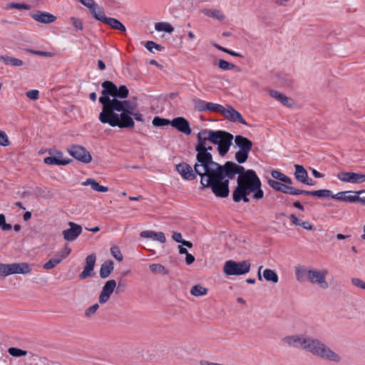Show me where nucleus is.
Listing matches in <instances>:
<instances>
[{
  "label": "nucleus",
  "instance_id": "nucleus-1",
  "mask_svg": "<svg viewBox=\"0 0 365 365\" xmlns=\"http://www.w3.org/2000/svg\"><path fill=\"white\" fill-rule=\"evenodd\" d=\"M103 91L98 101L102 110L98 119L103 124L119 128H133L134 120L143 122V115L136 111L137 103L126 100L129 91L126 86L117 87L110 81L102 83Z\"/></svg>",
  "mask_w": 365,
  "mask_h": 365
},
{
  "label": "nucleus",
  "instance_id": "nucleus-2",
  "mask_svg": "<svg viewBox=\"0 0 365 365\" xmlns=\"http://www.w3.org/2000/svg\"><path fill=\"white\" fill-rule=\"evenodd\" d=\"M225 170L222 172V180H218L219 183L225 185L222 194H215L216 197L225 198L229 195V182L238 175L237 185L232 192V200L235 202H249V195L255 200H260L264 193L262 189V182L253 170H245L243 166L239 165L234 162L227 161L225 163Z\"/></svg>",
  "mask_w": 365,
  "mask_h": 365
},
{
  "label": "nucleus",
  "instance_id": "nucleus-3",
  "mask_svg": "<svg viewBox=\"0 0 365 365\" xmlns=\"http://www.w3.org/2000/svg\"><path fill=\"white\" fill-rule=\"evenodd\" d=\"M282 342L287 346L304 350L321 359L340 363L341 356L318 339L305 334L284 336Z\"/></svg>",
  "mask_w": 365,
  "mask_h": 365
},
{
  "label": "nucleus",
  "instance_id": "nucleus-4",
  "mask_svg": "<svg viewBox=\"0 0 365 365\" xmlns=\"http://www.w3.org/2000/svg\"><path fill=\"white\" fill-rule=\"evenodd\" d=\"M207 135L206 129L200 130L197 134V143L195 146L197 152L195 168L198 172L205 171L207 174H210L209 179L216 177L218 180H222V172L225 170V163L222 165L213 160L212 155L210 153L212 147L207 143L210 142V138Z\"/></svg>",
  "mask_w": 365,
  "mask_h": 365
},
{
  "label": "nucleus",
  "instance_id": "nucleus-5",
  "mask_svg": "<svg viewBox=\"0 0 365 365\" xmlns=\"http://www.w3.org/2000/svg\"><path fill=\"white\" fill-rule=\"evenodd\" d=\"M176 170L181 177L186 180H192L196 179L197 175L200 177V184L204 188H210L214 194L220 195L222 191L224 190L225 185L219 183L218 179L215 177L210 178V174L205 173V171L198 172L196 170L195 164L193 168L191 165L186 163H182L176 165Z\"/></svg>",
  "mask_w": 365,
  "mask_h": 365
},
{
  "label": "nucleus",
  "instance_id": "nucleus-6",
  "mask_svg": "<svg viewBox=\"0 0 365 365\" xmlns=\"http://www.w3.org/2000/svg\"><path fill=\"white\" fill-rule=\"evenodd\" d=\"M207 135L210 143L217 145V150L221 156L227 153L233 139L231 133L224 130H207Z\"/></svg>",
  "mask_w": 365,
  "mask_h": 365
},
{
  "label": "nucleus",
  "instance_id": "nucleus-7",
  "mask_svg": "<svg viewBox=\"0 0 365 365\" xmlns=\"http://www.w3.org/2000/svg\"><path fill=\"white\" fill-rule=\"evenodd\" d=\"M235 143L239 148L235 155V160L242 164L248 159L249 153L252 148V142L246 137L237 135L235 137Z\"/></svg>",
  "mask_w": 365,
  "mask_h": 365
},
{
  "label": "nucleus",
  "instance_id": "nucleus-8",
  "mask_svg": "<svg viewBox=\"0 0 365 365\" xmlns=\"http://www.w3.org/2000/svg\"><path fill=\"white\" fill-rule=\"evenodd\" d=\"M251 262L250 260L236 262L228 260L225 262L223 272L226 275H242L250 271Z\"/></svg>",
  "mask_w": 365,
  "mask_h": 365
},
{
  "label": "nucleus",
  "instance_id": "nucleus-9",
  "mask_svg": "<svg viewBox=\"0 0 365 365\" xmlns=\"http://www.w3.org/2000/svg\"><path fill=\"white\" fill-rule=\"evenodd\" d=\"M328 273L329 272L327 269H309L308 281L311 284L317 285L322 289H327L329 287L327 281Z\"/></svg>",
  "mask_w": 365,
  "mask_h": 365
},
{
  "label": "nucleus",
  "instance_id": "nucleus-10",
  "mask_svg": "<svg viewBox=\"0 0 365 365\" xmlns=\"http://www.w3.org/2000/svg\"><path fill=\"white\" fill-rule=\"evenodd\" d=\"M68 153L76 160L83 163H89L92 161L91 153L83 146L73 145L67 148Z\"/></svg>",
  "mask_w": 365,
  "mask_h": 365
},
{
  "label": "nucleus",
  "instance_id": "nucleus-11",
  "mask_svg": "<svg viewBox=\"0 0 365 365\" xmlns=\"http://www.w3.org/2000/svg\"><path fill=\"white\" fill-rule=\"evenodd\" d=\"M221 115H222L229 121L239 122L240 123L245 125H247L242 115L230 105H227L225 107L223 106Z\"/></svg>",
  "mask_w": 365,
  "mask_h": 365
},
{
  "label": "nucleus",
  "instance_id": "nucleus-12",
  "mask_svg": "<svg viewBox=\"0 0 365 365\" xmlns=\"http://www.w3.org/2000/svg\"><path fill=\"white\" fill-rule=\"evenodd\" d=\"M337 178L344 182L362 183L365 182V175L354 172H340L337 174Z\"/></svg>",
  "mask_w": 365,
  "mask_h": 365
},
{
  "label": "nucleus",
  "instance_id": "nucleus-13",
  "mask_svg": "<svg viewBox=\"0 0 365 365\" xmlns=\"http://www.w3.org/2000/svg\"><path fill=\"white\" fill-rule=\"evenodd\" d=\"M68 226L70 227L68 229L62 232V235L66 241H74L82 233V227L73 222H69Z\"/></svg>",
  "mask_w": 365,
  "mask_h": 365
},
{
  "label": "nucleus",
  "instance_id": "nucleus-14",
  "mask_svg": "<svg viewBox=\"0 0 365 365\" xmlns=\"http://www.w3.org/2000/svg\"><path fill=\"white\" fill-rule=\"evenodd\" d=\"M115 287L116 282L114 279H110L106 282L98 297L100 304H105L109 300Z\"/></svg>",
  "mask_w": 365,
  "mask_h": 365
},
{
  "label": "nucleus",
  "instance_id": "nucleus-15",
  "mask_svg": "<svg viewBox=\"0 0 365 365\" xmlns=\"http://www.w3.org/2000/svg\"><path fill=\"white\" fill-rule=\"evenodd\" d=\"M170 123L173 128L185 135H190L192 132L188 120L183 117L175 118Z\"/></svg>",
  "mask_w": 365,
  "mask_h": 365
},
{
  "label": "nucleus",
  "instance_id": "nucleus-16",
  "mask_svg": "<svg viewBox=\"0 0 365 365\" xmlns=\"http://www.w3.org/2000/svg\"><path fill=\"white\" fill-rule=\"evenodd\" d=\"M96 257L94 254L89 255L86 258V265L83 270L79 274L81 279H86L91 276L92 272L93 271Z\"/></svg>",
  "mask_w": 365,
  "mask_h": 365
},
{
  "label": "nucleus",
  "instance_id": "nucleus-17",
  "mask_svg": "<svg viewBox=\"0 0 365 365\" xmlns=\"http://www.w3.org/2000/svg\"><path fill=\"white\" fill-rule=\"evenodd\" d=\"M44 163L47 165H66L71 162V159L63 158V153L61 151L56 152L55 156L46 157L43 159Z\"/></svg>",
  "mask_w": 365,
  "mask_h": 365
},
{
  "label": "nucleus",
  "instance_id": "nucleus-18",
  "mask_svg": "<svg viewBox=\"0 0 365 365\" xmlns=\"http://www.w3.org/2000/svg\"><path fill=\"white\" fill-rule=\"evenodd\" d=\"M31 16L35 21L42 24H50L56 19L54 15L46 11H38Z\"/></svg>",
  "mask_w": 365,
  "mask_h": 365
},
{
  "label": "nucleus",
  "instance_id": "nucleus-19",
  "mask_svg": "<svg viewBox=\"0 0 365 365\" xmlns=\"http://www.w3.org/2000/svg\"><path fill=\"white\" fill-rule=\"evenodd\" d=\"M140 236L143 238H150L153 240L158 241L162 244L166 242V237L163 232H156L153 230H145L140 233Z\"/></svg>",
  "mask_w": 365,
  "mask_h": 365
},
{
  "label": "nucleus",
  "instance_id": "nucleus-20",
  "mask_svg": "<svg viewBox=\"0 0 365 365\" xmlns=\"http://www.w3.org/2000/svg\"><path fill=\"white\" fill-rule=\"evenodd\" d=\"M12 274H29L31 272L32 268L30 264L26 262H14L11 264Z\"/></svg>",
  "mask_w": 365,
  "mask_h": 365
},
{
  "label": "nucleus",
  "instance_id": "nucleus-21",
  "mask_svg": "<svg viewBox=\"0 0 365 365\" xmlns=\"http://www.w3.org/2000/svg\"><path fill=\"white\" fill-rule=\"evenodd\" d=\"M102 23L109 26L111 29L119 31L120 32H125V26L117 19L112 17H106Z\"/></svg>",
  "mask_w": 365,
  "mask_h": 365
},
{
  "label": "nucleus",
  "instance_id": "nucleus-22",
  "mask_svg": "<svg viewBox=\"0 0 365 365\" xmlns=\"http://www.w3.org/2000/svg\"><path fill=\"white\" fill-rule=\"evenodd\" d=\"M83 186L90 185L91 188L98 192H106L108 191V187L106 186L101 185L96 180L93 178H88L86 181L81 182Z\"/></svg>",
  "mask_w": 365,
  "mask_h": 365
},
{
  "label": "nucleus",
  "instance_id": "nucleus-23",
  "mask_svg": "<svg viewBox=\"0 0 365 365\" xmlns=\"http://www.w3.org/2000/svg\"><path fill=\"white\" fill-rule=\"evenodd\" d=\"M114 269V264L112 261H106L100 269V277L103 279L108 277Z\"/></svg>",
  "mask_w": 365,
  "mask_h": 365
},
{
  "label": "nucleus",
  "instance_id": "nucleus-24",
  "mask_svg": "<svg viewBox=\"0 0 365 365\" xmlns=\"http://www.w3.org/2000/svg\"><path fill=\"white\" fill-rule=\"evenodd\" d=\"M267 183L272 189L275 190L276 191L282 192L284 194L289 193L290 186L282 183V182L269 179L267 180Z\"/></svg>",
  "mask_w": 365,
  "mask_h": 365
},
{
  "label": "nucleus",
  "instance_id": "nucleus-25",
  "mask_svg": "<svg viewBox=\"0 0 365 365\" xmlns=\"http://www.w3.org/2000/svg\"><path fill=\"white\" fill-rule=\"evenodd\" d=\"M89 11L95 19L101 22H102L106 17L103 8L96 3L93 7H91V9H89Z\"/></svg>",
  "mask_w": 365,
  "mask_h": 365
},
{
  "label": "nucleus",
  "instance_id": "nucleus-26",
  "mask_svg": "<svg viewBox=\"0 0 365 365\" xmlns=\"http://www.w3.org/2000/svg\"><path fill=\"white\" fill-rule=\"evenodd\" d=\"M269 95L284 106H291L292 100L277 91H270Z\"/></svg>",
  "mask_w": 365,
  "mask_h": 365
},
{
  "label": "nucleus",
  "instance_id": "nucleus-27",
  "mask_svg": "<svg viewBox=\"0 0 365 365\" xmlns=\"http://www.w3.org/2000/svg\"><path fill=\"white\" fill-rule=\"evenodd\" d=\"M350 191H342L339 192L335 195H333L331 197L333 199H336L340 201L349 202H356V195H350Z\"/></svg>",
  "mask_w": 365,
  "mask_h": 365
},
{
  "label": "nucleus",
  "instance_id": "nucleus-28",
  "mask_svg": "<svg viewBox=\"0 0 365 365\" xmlns=\"http://www.w3.org/2000/svg\"><path fill=\"white\" fill-rule=\"evenodd\" d=\"M0 61L4 63L5 65H9L16 67L21 66L24 64L21 59L6 55H1Z\"/></svg>",
  "mask_w": 365,
  "mask_h": 365
},
{
  "label": "nucleus",
  "instance_id": "nucleus-29",
  "mask_svg": "<svg viewBox=\"0 0 365 365\" xmlns=\"http://www.w3.org/2000/svg\"><path fill=\"white\" fill-rule=\"evenodd\" d=\"M295 178L301 182H307L308 173L302 165H295Z\"/></svg>",
  "mask_w": 365,
  "mask_h": 365
},
{
  "label": "nucleus",
  "instance_id": "nucleus-30",
  "mask_svg": "<svg viewBox=\"0 0 365 365\" xmlns=\"http://www.w3.org/2000/svg\"><path fill=\"white\" fill-rule=\"evenodd\" d=\"M271 175L273 178L277 179V180H279L280 182H282L287 183V184H289V185L292 184V179L279 170H272Z\"/></svg>",
  "mask_w": 365,
  "mask_h": 365
},
{
  "label": "nucleus",
  "instance_id": "nucleus-31",
  "mask_svg": "<svg viewBox=\"0 0 365 365\" xmlns=\"http://www.w3.org/2000/svg\"><path fill=\"white\" fill-rule=\"evenodd\" d=\"M263 277L267 282H270L274 284H276L279 281V277L277 274L272 269H265L263 271Z\"/></svg>",
  "mask_w": 365,
  "mask_h": 365
},
{
  "label": "nucleus",
  "instance_id": "nucleus-32",
  "mask_svg": "<svg viewBox=\"0 0 365 365\" xmlns=\"http://www.w3.org/2000/svg\"><path fill=\"white\" fill-rule=\"evenodd\" d=\"M308 272L309 269L304 268L302 267H295V276L298 282H302L305 279L308 280Z\"/></svg>",
  "mask_w": 365,
  "mask_h": 365
},
{
  "label": "nucleus",
  "instance_id": "nucleus-33",
  "mask_svg": "<svg viewBox=\"0 0 365 365\" xmlns=\"http://www.w3.org/2000/svg\"><path fill=\"white\" fill-rule=\"evenodd\" d=\"M202 12L207 16L214 18L220 21L225 19L224 14L219 9H204Z\"/></svg>",
  "mask_w": 365,
  "mask_h": 365
},
{
  "label": "nucleus",
  "instance_id": "nucleus-34",
  "mask_svg": "<svg viewBox=\"0 0 365 365\" xmlns=\"http://www.w3.org/2000/svg\"><path fill=\"white\" fill-rule=\"evenodd\" d=\"M150 271L155 274H159L161 275H168L169 271L161 264H151L149 265Z\"/></svg>",
  "mask_w": 365,
  "mask_h": 365
},
{
  "label": "nucleus",
  "instance_id": "nucleus-35",
  "mask_svg": "<svg viewBox=\"0 0 365 365\" xmlns=\"http://www.w3.org/2000/svg\"><path fill=\"white\" fill-rule=\"evenodd\" d=\"M155 29L158 31H165L167 33H172L174 31L173 26L168 22L155 23Z\"/></svg>",
  "mask_w": 365,
  "mask_h": 365
},
{
  "label": "nucleus",
  "instance_id": "nucleus-36",
  "mask_svg": "<svg viewBox=\"0 0 365 365\" xmlns=\"http://www.w3.org/2000/svg\"><path fill=\"white\" fill-rule=\"evenodd\" d=\"M207 289L200 284L193 286L190 289V294L195 297H202L207 294Z\"/></svg>",
  "mask_w": 365,
  "mask_h": 365
},
{
  "label": "nucleus",
  "instance_id": "nucleus-37",
  "mask_svg": "<svg viewBox=\"0 0 365 365\" xmlns=\"http://www.w3.org/2000/svg\"><path fill=\"white\" fill-rule=\"evenodd\" d=\"M71 249L68 247V245H66L63 248L58 252L55 257L57 258V259H60V263L66 259L71 253Z\"/></svg>",
  "mask_w": 365,
  "mask_h": 365
},
{
  "label": "nucleus",
  "instance_id": "nucleus-38",
  "mask_svg": "<svg viewBox=\"0 0 365 365\" xmlns=\"http://www.w3.org/2000/svg\"><path fill=\"white\" fill-rule=\"evenodd\" d=\"M309 195L323 198L331 197L333 195L331 190L324 189L310 191Z\"/></svg>",
  "mask_w": 365,
  "mask_h": 365
},
{
  "label": "nucleus",
  "instance_id": "nucleus-39",
  "mask_svg": "<svg viewBox=\"0 0 365 365\" xmlns=\"http://www.w3.org/2000/svg\"><path fill=\"white\" fill-rule=\"evenodd\" d=\"M195 109L200 112L207 111V102L201 99L193 100Z\"/></svg>",
  "mask_w": 365,
  "mask_h": 365
},
{
  "label": "nucleus",
  "instance_id": "nucleus-40",
  "mask_svg": "<svg viewBox=\"0 0 365 365\" xmlns=\"http://www.w3.org/2000/svg\"><path fill=\"white\" fill-rule=\"evenodd\" d=\"M171 120L156 116L153 120V125L156 127H161L165 125H171Z\"/></svg>",
  "mask_w": 365,
  "mask_h": 365
},
{
  "label": "nucleus",
  "instance_id": "nucleus-41",
  "mask_svg": "<svg viewBox=\"0 0 365 365\" xmlns=\"http://www.w3.org/2000/svg\"><path fill=\"white\" fill-rule=\"evenodd\" d=\"M11 264L0 263V276L6 277L12 274Z\"/></svg>",
  "mask_w": 365,
  "mask_h": 365
},
{
  "label": "nucleus",
  "instance_id": "nucleus-42",
  "mask_svg": "<svg viewBox=\"0 0 365 365\" xmlns=\"http://www.w3.org/2000/svg\"><path fill=\"white\" fill-rule=\"evenodd\" d=\"M9 354L14 357H20L27 355V351L16 347L8 349Z\"/></svg>",
  "mask_w": 365,
  "mask_h": 365
},
{
  "label": "nucleus",
  "instance_id": "nucleus-43",
  "mask_svg": "<svg viewBox=\"0 0 365 365\" xmlns=\"http://www.w3.org/2000/svg\"><path fill=\"white\" fill-rule=\"evenodd\" d=\"M8 9H15L19 10H29L31 6L29 4L24 3H9L7 4Z\"/></svg>",
  "mask_w": 365,
  "mask_h": 365
},
{
  "label": "nucleus",
  "instance_id": "nucleus-44",
  "mask_svg": "<svg viewBox=\"0 0 365 365\" xmlns=\"http://www.w3.org/2000/svg\"><path fill=\"white\" fill-rule=\"evenodd\" d=\"M110 253L112 256L117 259L118 262H121L123 259V256L119 249L117 246H113L110 248Z\"/></svg>",
  "mask_w": 365,
  "mask_h": 365
},
{
  "label": "nucleus",
  "instance_id": "nucleus-45",
  "mask_svg": "<svg viewBox=\"0 0 365 365\" xmlns=\"http://www.w3.org/2000/svg\"><path fill=\"white\" fill-rule=\"evenodd\" d=\"M58 264H60V259H57V258L54 257L46 262L43 267L46 270H49L54 268Z\"/></svg>",
  "mask_w": 365,
  "mask_h": 365
},
{
  "label": "nucleus",
  "instance_id": "nucleus-46",
  "mask_svg": "<svg viewBox=\"0 0 365 365\" xmlns=\"http://www.w3.org/2000/svg\"><path fill=\"white\" fill-rule=\"evenodd\" d=\"M223 106L222 105L214 103H207V110L212 111L215 113H219L221 114L222 109Z\"/></svg>",
  "mask_w": 365,
  "mask_h": 365
},
{
  "label": "nucleus",
  "instance_id": "nucleus-47",
  "mask_svg": "<svg viewBox=\"0 0 365 365\" xmlns=\"http://www.w3.org/2000/svg\"><path fill=\"white\" fill-rule=\"evenodd\" d=\"M218 66L220 68H221L222 70H225V71L231 70V69L236 68L235 65L230 63L227 62V61H225L222 59L219 61Z\"/></svg>",
  "mask_w": 365,
  "mask_h": 365
},
{
  "label": "nucleus",
  "instance_id": "nucleus-48",
  "mask_svg": "<svg viewBox=\"0 0 365 365\" xmlns=\"http://www.w3.org/2000/svg\"><path fill=\"white\" fill-rule=\"evenodd\" d=\"M145 46L150 52L153 51V48L158 51H162L164 48L163 46H162L161 45L157 44L156 43L152 41H147Z\"/></svg>",
  "mask_w": 365,
  "mask_h": 365
},
{
  "label": "nucleus",
  "instance_id": "nucleus-49",
  "mask_svg": "<svg viewBox=\"0 0 365 365\" xmlns=\"http://www.w3.org/2000/svg\"><path fill=\"white\" fill-rule=\"evenodd\" d=\"M70 21L75 29L78 30H83V24L80 19L76 17H71Z\"/></svg>",
  "mask_w": 365,
  "mask_h": 365
},
{
  "label": "nucleus",
  "instance_id": "nucleus-50",
  "mask_svg": "<svg viewBox=\"0 0 365 365\" xmlns=\"http://www.w3.org/2000/svg\"><path fill=\"white\" fill-rule=\"evenodd\" d=\"M98 308H99V305L97 303L89 307L85 312V316L86 317H91L96 312V311L98 309Z\"/></svg>",
  "mask_w": 365,
  "mask_h": 365
},
{
  "label": "nucleus",
  "instance_id": "nucleus-51",
  "mask_svg": "<svg viewBox=\"0 0 365 365\" xmlns=\"http://www.w3.org/2000/svg\"><path fill=\"white\" fill-rule=\"evenodd\" d=\"M309 192H310V191L299 190V189H297V188H294V187L290 186L289 191L288 194L292 195H309Z\"/></svg>",
  "mask_w": 365,
  "mask_h": 365
},
{
  "label": "nucleus",
  "instance_id": "nucleus-52",
  "mask_svg": "<svg viewBox=\"0 0 365 365\" xmlns=\"http://www.w3.org/2000/svg\"><path fill=\"white\" fill-rule=\"evenodd\" d=\"M9 144L10 142L6 133H4L2 130H0V145L6 147L9 145Z\"/></svg>",
  "mask_w": 365,
  "mask_h": 365
},
{
  "label": "nucleus",
  "instance_id": "nucleus-53",
  "mask_svg": "<svg viewBox=\"0 0 365 365\" xmlns=\"http://www.w3.org/2000/svg\"><path fill=\"white\" fill-rule=\"evenodd\" d=\"M351 283L355 287L361 288L362 289H365V282L359 278H352Z\"/></svg>",
  "mask_w": 365,
  "mask_h": 365
},
{
  "label": "nucleus",
  "instance_id": "nucleus-54",
  "mask_svg": "<svg viewBox=\"0 0 365 365\" xmlns=\"http://www.w3.org/2000/svg\"><path fill=\"white\" fill-rule=\"evenodd\" d=\"M26 96L31 100H37L39 97V92L38 90H31L26 93Z\"/></svg>",
  "mask_w": 365,
  "mask_h": 365
},
{
  "label": "nucleus",
  "instance_id": "nucleus-55",
  "mask_svg": "<svg viewBox=\"0 0 365 365\" xmlns=\"http://www.w3.org/2000/svg\"><path fill=\"white\" fill-rule=\"evenodd\" d=\"M30 53L41 56H46V57H53L54 56V53L51 52H47V51H35V50H31Z\"/></svg>",
  "mask_w": 365,
  "mask_h": 365
},
{
  "label": "nucleus",
  "instance_id": "nucleus-56",
  "mask_svg": "<svg viewBox=\"0 0 365 365\" xmlns=\"http://www.w3.org/2000/svg\"><path fill=\"white\" fill-rule=\"evenodd\" d=\"M289 218L291 220V224L293 225L300 226V224L302 223V220L299 219L295 215L291 214L289 216Z\"/></svg>",
  "mask_w": 365,
  "mask_h": 365
},
{
  "label": "nucleus",
  "instance_id": "nucleus-57",
  "mask_svg": "<svg viewBox=\"0 0 365 365\" xmlns=\"http://www.w3.org/2000/svg\"><path fill=\"white\" fill-rule=\"evenodd\" d=\"M79 1L86 7H87L88 9V10L90 9H91V7H93L96 2L94 0H79Z\"/></svg>",
  "mask_w": 365,
  "mask_h": 365
},
{
  "label": "nucleus",
  "instance_id": "nucleus-58",
  "mask_svg": "<svg viewBox=\"0 0 365 365\" xmlns=\"http://www.w3.org/2000/svg\"><path fill=\"white\" fill-rule=\"evenodd\" d=\"M172 238L173 240H175L177 242L182 243V242L184 240L182 238V235L180 232H174L172 235Z\"/></svg>",
  "mask_w": 365,
  "mask_h": 365
},
{
  "label": "nucleus",
  "instance_id": "nucleus-59",
  "mask_svg": "<svg viewBox=\"0 0 365 365\" xmlns=\"http://www.w3.org/2000/svg\"><path fill=\"white\" fill-rule=\"evenodd\" d=\"M300 226L307 230H312L313 229L312 225L308 221H302Z\"/></svg>",
  "mask_w": 365,
  "mask_h": 365
},
{
  "label": "nucleus",
  "instance_id": "nucleus-60",
  "mask_svg": "<svg viewBox=\"0 0 365 365\" xmlns=\"http://www.w3.org/2000/svg\"><path fill=\"white\" fill-rule=\"evenodd\" d=\"M185 262L188 265L192 264L195 262V257L189 252L187 253L185 256Z\"/></svg>",
  "mask_w": 365,
  "mask_h": 365
},
{
  "label": "nucleus",
  "instance_id": "nucleus-61",
  "mask_svg": "<svg viewBox=\"0 0 365 365\" xmlns=\"http://www.w3.org/2000/svg\"><path fill=\"white\" fill-rule=\"evenodd\" d=\"M293 206L302 211H304V206L299 202V201H296L293 203Z\"/></svg>",
  "mask_w": 365,
  "mask_h": 365
},
{
  "label": "nucleus",
  "instance_id": "nucleus-62",
  "mask_svg": "<svg viewBox=\"0 0 365 365\" xmlns=\"http://www.w3.org/2000/svg\"><path fill=\"white\" fill-rule=\"evenodd\" d=\"M12 228V226L11 224H8L6 222V220L4 221V224L3 225L1 229L4 231H8L10 230Z\"/></svg>",
  "mask_w": 365,
  "mask_h": 365
},
{
  "label": "nucleus",
  "instance_id": "nucleus-63",
  "mask_svg": "<svg viewBox=\"0 0 365 365\" xmlns=\"http://www.w3.org/2000/svg\"><path fill=\"white\" fill-rule=\"evenodd\" d=\"M212 45H213L214 47H215L216 48H217L220 51H222L225 52V53L229 52V50L227 48H224V47H222V46H220V45H218L217 43H213Z\"/></svg>",
  "mask_w": 365,
  "mask_h": 365
},
{
  "label": "nucleus",
  "instance_id": "nucleus-64",
  "mask_svg": "<svg viewBox=\"0 0 365 365\" xmlns=\"http://www.w3.org/2000/svg\"><path fill=\"white\" fill-rule=\"evenodd\" d=\"M178 250H179V253L181 254V255L185 254L186 255L187 253H188V252L186 250V248H185L182 245H179L178 246Z\"/></svg>",
  "mask_w": 365,
  "mask_h": 365
}]
</instances>
